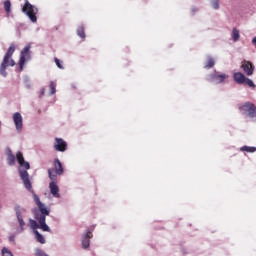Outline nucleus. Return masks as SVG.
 <instances>
[{"label": "nucleus", "mask_w": 256, "mask_h": 256, "mask_svg": "<svg viewBox=\"0 0 256 256\" xmlns=\"http://www.w3.org/2000/svg\"><path fill=\"white\" fill-rule=\"evenodd\" d=\"M93 238V233L91 230H87L86 233L81 238V245L83 249H89L91 247V239Z\"/></svg>", "instance_id": "6e6552de"}, {"label": "nucleus", "mask_w": 256, "mask_h": 256, "mask_svg": "<svg viewBox=\"0 0 256 256\" xmlns=\"http://www.w3.org/2000/svg\"><path fill=\"white\" fill-rule=\"evenodd\" d=\"M77 35L78 37H80V39H85L86 35H85V26L80 25L77 28Z\"/></svg>", "instance_id": "aec40b11"}, {"label": "nucleus", "mask_w": 256, "mask_h": 256, "mask_svg": "<svg viewBox=\"0 0 256 256\" xmlns=\"http://www.w3.org/2000/svg\"><path fill=\"white\" fill-rule=\"evenodd\" d=\"M240 151H246V153H255L256 147L253 146H242Z\"/></svg>", "instance_id": "4be33fe9"}, {"label": "nucleus", "mask_w": 256, "mask_h": 256, "mask_svg": "<svg viewBox=\"0 0 256 256\" xmlns=\"http://www.w3.org/2000/svg\"><path fill=\"white\" fill-rule=\"evenodd\" d=\"M55 63L59 69H63V65H61V61L58 58H55Z\"/></svg>", "instance_id": "c756f323"}, {"label": "nucleus", "mask_w": 256, "mask_h": 256, "mask_svg": "<svg viewBox=\"0 0 256 256\" xmlns=\"http://www.w3.org/2000/svg\"><path fill=\"white\" fill-rule=\"evenodd\" d=\"M231 37H232L234 43H237V41H239V38L241 37V35L239 34V30L237 28L232 29Z\"/></svg>", "instance_id": "6ab92c4d"}, {"label": "nucleus", "mask_w": 256, "mask_h": 256, "mask_svg": "<svg viewBox=\"0 0 256 256\" xmlns=\"http://www.w3.org/2000/svg\"><path fill=\"white\" fill-rule=\"evenodd\" d=\"M49 87H50V95H55V93H56V85H55V82H54V81H51Z\"/></svg>", "instance_id": "a878e982"}, {"label": "nucleus", "mask_w": 256, "mask_h": 256, "mask_svg": "<svg viewBox=\"0 0 256 256\" xmlns=\"http://www.w3.org/2000/svg\"><path fill=\"white\" fill-rule=\"evenodd\" d=\"M38 209H39L41 214H37L36 219H37L38 223H40V229L42 231H46L48 233H51V228H49V226L45 222L47 215H49V213H50L49 209H47V207H45V204H40L38 206Z\"/></svg>", "instance_id": "7ed1b4c3"}, {"label": "nucleus", "mask_w": 256, "mask_h": 256, "mask_svg": "<svg viewBox=\"0 0 256 256\" xmlns=\"http://www.w3.org/2000/svg\"><path fill=\"white\" fill-rule=\"evenodd\" d=\"M16 160H17L18 164L20 165L19 175L24 183V187L28 191H31L33 186L31 185V180H29V172H27V171H29V169H31V165L29 164V162L25 161V158L23 157L22 152H17Z\"/></svg>", "instance_id": "f257e3e1"}, {"label": "nucleus", "mask_w": 256, "mask_h": 256, "mask_svg": "<svg viewBox=\"0 0 256 256\" xmlns=\"http://www.w3.org/2000/svg\"><path fill=\"white\" fill-rule=\"evenodd\" d=\"M42 95H45V89L42 90Z\"/></svg>", "instance_id": "473e14b6"}, {"label": "nucleus", "mask_w": 256, "mask_h": 256, "mask_svg": "<svg viewBox=\"0 0 256 256\" xmlns=\"http://www.w3.org/2000/svg\"><path fill=\"white\" fill-rule=\"evenodd\" d=\"M49 189L53 197H56V198L61 197V195H59V186H57V182H50Z\"/></svg>", "instance_id": "ddd939ff"}, {"label": "nucleus", "mask_w": 256, "mask_h": 256, "mask_svg": "<svg viewBox=\"0 0 256 256\" xmlns=\"http://www.w3.org/2000/svg\"><path fill=\"white\" fill-rule=\"evenodd\" d=\"M208 63L204 65V69H212V67H215V60H213V57L207 56Z\"/></svg>", "instance_id": "412c9836"}, {"label": "nucleus", "mask_w": 256, "mask_h": 256, "mask_svg": "<svg viewBox=\"0 0 256 256\" xmlns=\"http://www.w3.org/2000/svg\"><path fill=\"white\" fill-rule=\"evenodd\" d=\"M54 171L58 173V175H63V164H61V161L59 159L54 160Z\"/></svg>", "instance_id": "4468645a"}, {"label": "nucleus", "mask_w": 256, "mask_h": 256, "mask_svg": "<svg viewBox=\"0 0 256 256\" xmlns=\"http://www.w3.org/2000/svg\"><path fill=\"white\" fill-rule=\"evenodd\" d=\"M245 79H247V77H245L244 74L241 72H235L233 74V80L235 81V83H237V85H244Z\"/></svg>", "instance_id": "f8f14e48"}, {"label": "nucleus", "mask_w": 256, "mask_h": 256, "mask_svg": "<svg viewBox=\"0 0 256 256\" xmlns=\"http://www.w3.org/2000/svg\"><path fill=\"white\" fill-rule=\"evenodd\" d=\"M7 163L10 166L15 165V155H13V152H11V150H9L7 153Z\"/></svg>", "instance_id": "f3484780"}, {"label": "nucleus", "mask_w": 256, "mask_h": 256, "mask_svg": "<svg viewBox=\"0 0 256 256\" xmlns=\"http://www.w3.org/2000/svg\"><path fill=\"white\" fill-rule=\"evenodd\" d=\"M54 148L56 151H65V141H63V139L56 138Z\"/></svg>", "instance_id": "2eb2a0df"}, {"label": "nucleus", "mask_w": 256, "mask_h": 256, "mask_svg": "<svg viewBox=\"0 0 256 256\" xmlns=\"http://www.w3.org/2000/svg\"><path fill=\"white\" fill-rule=\"evenodd\" d=\"M14 211L16 213L18 223L21 229H23V227H25V221H23V213H25V208H21V206L16 205Z\"/></svg>", "instance_id": "9d476101"}, {"label": "nucleus", "mask_w": 256, "mask_h": 256, "mask_svg": "<svg viewBox=\"0 0 256 256\" xmlns=\"http://www.w3.org/2000/svg\"><path fill=\"white\" fill-rule=\"evenodd\" d=\"M22 13L28 16L32 23H37V14L39 13V8L32 5L29 1H26L22 7Z\"/></svg>", "instance_id": "20e7f679"}, {"label": "nucleus", "mask_w": 256, "mask_h": 256, "mask_svg": "<svg viewBox=\"0 0 256 256\" xmlns=\"http://www.w3.org/2000/svg\"><path fill=\"white\" fill-rule=\"evenodd\" d=\"M207 81L209 83H214L215 85H219L221 83H225V79H229V76L225 73L220 74L219 72H215L212 74H209L206 77Z\"/></svg>", "instance_id": "423d86ee"}, {"label": "nucleus", "mask_w": 256, "mask_h": 256, "mask_svg": "<svg viewBox=\"0 0 256 256\" xmlns=\"http://www.w3.org/2000/svg\"><path fill=\"white\" fill-rule=\"evenodd\" d=\"M245 85H248V87H251L252 89H255V83L253 82V80L246 78L244 81Z\"/></svg>", "instance_id": "393cba45"}, {"label": "nucleus", "mask_w": 256, "mask_h": 256, "mask_svg": "<svg viewBox=\"0 0 256 256\" xmlns=\"http://www.w3.org/2000/svg\"><path fill=\"white\" fill-rule=\"evenodd\" d=\"M252 44L256 47V36L252 39Z\"/></svg>", "instance_id": "7c9ffc66"}, {"label": "nucleus", "mask_w": 256, "mask_h": 256, "mask_svg": "<svg viewBox=\"0 0 256 256\" xmlns=\"http://www.w3.org/2000/svg\"><path fill=\"white\" fill-rule=\"evenodd\" d=\"M242 69L248 77H251V75H253V71H255V66L249 61H244L242 64Z\"/></svg>", "instance_id": "9b49d317"}, {"label": "nucleus", "mask_w": 256, "mask_h": 256, "mask_svg": "<svg viewBox=\"0 0 256 256\" xmlns=\"http://www.w3.org/2000/svg\"><path fill=\"white\" fill-rule=\"evenodd\" d=\"M30 51H31L30 45L25 46L21 51L20 60H19L20 69H23L25 62L31 59Z\"/></svg>", "instance_id": "0eeeda50"}, {"label": "nucleus", "mask_w": 256, "mask_h": 256, "mask_svg": "<svg viewBox=\"0 0 256 256\" xmlns=\"http://www.w3.org/2000/svg\"><path fill=\"white\" fill-rule=\"evenodd\" d=\"M65 147L67 148V143L65 144Z\"/></svg>", "instance_id": "f704fd0d"}, {"label": "nucleus", "mask_w": 256, "mask_h": 256, "mask_svg": "<svg viewBox=\"0 0 256 256\" xmlns=\"http://www.w3.org/2000/svg\"><path fill=\"white\" fill-rule=\"evenodd\" d=\"M211 5L213 7V9H219V0H211Z\"/></svg>", "instance_id": "cd10ccee"}, {"label": "nucleus", "mask_w": 256, "mask_h": 256, "mask_svg": "<svg viewBox=\"0 0 256 256\" xmlns=\"http://www.w3.org/2000/svg\"><path fill=\"white\" fill-rule=\"evenodd\" d=\"M49 179L51 180V183H57V176L59 173L55 171V169H49L48 170Z\"/></svg>", "instance_id": "dca6fc26"}, {"label": "nucleus", "mask_w": 256, "mask_h": 256, "mask_svg": "<svg viewBox=\"0 0 256 256\" xmlns=\"http://www.w3.org/2000/svg\"><path fill=\"white\" fill-rule=\"evenodd\" d=\"M2 256H13V253H11V250L7 249V247H3Z\"/></svg>", "instance_id": "bb28decb"}, {"label": "nucleus", "mask_w": 256, "mask_h": 256, "mask_svg": "<svg viewBox=\"0 0 256 256\" xmlns=\"http://www.w3.org/2000/svg\"><path fill=\"white\" fill-rule=\"evenodd\" d=\"M238 109L242 115H247L251 118L256 117V106L251 102H245L244 104H240L238 106Z\"/></svg>", "instance_id": "39448f33"}, {"label": "nucleus", "mask_w": 256, "mask_h": 256, "mask_svg": "<svg viewBox=\"0 0 256 256\" xmlns=\"http://www.w3.org/2000/svg\"><path fill=\"white\" fill-rule=\"evenodd\" d=\"M4 10L9 15L11 13V0L4 1Z\"/></svg>", "instance_id": "5701e85b"}, {"label": "nucleus", "mask_w": 256, "mask_h": 256, "mask_svg": "<svg viewBox=\"0 0 256 256\" xmlns=\"http://www.w3.org/2000/svg\"><path fill=\"white\" fill-rule=\"evenodd\" d=\"M34 235H35L36 241H38V243L45 245V243H46L45 237H43V235H41V233H39V231L34 230Z\"/></svg>", "instance_id": "a211bd4d"}, {"label": "nucleus", "mask_w": 256, "mask_h": 256, "mask_svg": "<svg viewBox=\"0 0 256 256\" xmlns=\"http://www.w3.org/2000/svg\"><path fill=\"white\" fill-rule=\"evenodd\" d=\"M193 13H197V9L196 8H192Z\"/></svg>", "instance_id": "2f4dec72"}, {"label": "nucleus", "mask_w": 256, "mask_h": 256, "mask_svg": "<svg viewBox=\"0 0 256 256\" xmlns=\"http://www.w3.org/2000/svg\"><path fill=\"white\" fill-rule=\"evenodd\" d=\"M10 241H13V237L10 238Z\"/></svg>", "instance_id": "72a5a7b5"}, {"label": "nucleus", "mask_w": 256, "mask_h": 256, "mask_svg": "<svg viewBox=\"0 0 256 256\" xmlns=\"http://www.w3.org/2000/svg\"><path fill=\"white\" fill-rule=\"evenodd\" d=\"M30 225L32 229H41V223H37V221L30 219Z\"/></svg>", "instance_id": "b1692460"}, {"label": "nucleus", "mask_w": 256, "mask_h": 256, "mask_svg": "<svg viewBox=\"0 0 256 256\" xmlns=\"http://www.w3.org/2000/svg\"><path fill=\"white\" fill-rule=\"evenodd\" d=\"M13 53H15V44L10 45L0 65V75L2 77H7V67H15V60L12 59Z\"/></svg>", "instance_id": "f03ea898"}, {"label": "nucleus", "mask_w": 256, "mask_h": 256, "mask_svg": "<svg viewBox=\"0 0 256 256\" xmlns=\"http://www.w3.org/2000/svg\"><path fill=\"white\" fill-rule=\"evenodd\" d=\"M34 201L37 205V207H39V205H42L43 203L41 202V199H39V196H37V194H34Z\"/></svg>", "instance_id": "c85d7f7f"}, {"label": "nucleus", "mask_w": 256, "mask_h": 256, "mask_svg": "<svg viewBox=\"0 0 256 256\" xmlns=\"http://www.w3.org/2000/svg\"><path fill=\"white\" fill-rule=\"evenodd\" d=\"M13 121L16 127V131H18V133H21V131H23V116H21V113L15 112L13 114Z\"/></svg>", "instance_id": "1a4fd4ad"}]
</instances>
